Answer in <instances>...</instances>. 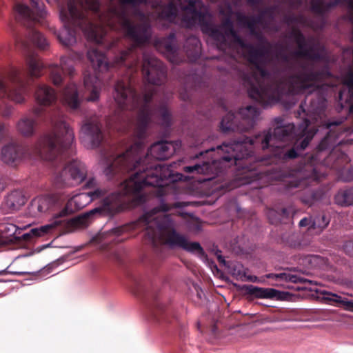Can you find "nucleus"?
<instances>
[{
  "mask_svg": "<svg viewBox=\"0 0 353 353\" xmlns=\"http://www.w3.org/2000/svg\"><path fill=\"white\" fill-rule=\"evenodd\" d=\"M155 42H156V45H157V43H158V40H157V38H156Z\"/></svg>",
  "mask_w": 353,
  "mask_h": 353,
  "instance_id": "nucleus-61",
  "label": "nucleus"
},
{
  "mask_svg": "<svg viewBox=\"0 0 353 353\" xmlns=\"http://www.w3.org/2000/svg\"><path fill=\"white\" fill-rule=\"evenodd\" d=\"M248 292L258 299H273L277 296L279 291L273 288H263L254 285L247 288Z\"/></svg>",
  "mask_w": 353,
  "mask_h": 353,
  "instance_id": "nucleus-29",
  "label": "nucleus"
},
{
  "mask_svg": "<svg viewBox=\"0 0 353 353\" xmlns=\"http://www.w3.org/2000/svg\"><path fill=\"white\" fill-rule=\"evenodd\" d=\"M158 122L165 128L171 125V114L168 110L163 107L158 110L156 108V123Z\"/></svg>",
  "mask_w": 353,
  "mask_h": 353,
  "instance_id": "nucleus-34",
  "label": "nucleus"
},
{
  "mask_svg": "<svg viewBox=\"0 0 353 353\" xmlns=\"http://www.w3.org/2000/svg\"><path fill=\"white\" fill-rule=\"evenodd\" d=\"M154 95V92H145L143 96L137 92H115L114 99L121 109H139L134 130V135L138 140L125 152L110 162L104 170L108 179H119L125 173L134 171L121 184L120 190L105 196L101 201L98 207L70 220L59 216V212L54 213L52 223L31 229L29 233L23 234L24 240H29L32 235L37 237L43 236L62 225L80 228H87L95 216H112L123 212L128 207L127 196L131 198L132 207L148 202L150 196L143 192L145 188L154 187V164L152 162H148L150 159L149 152H152L154 143H151L148 152L143 159L140 155L144 149L143 139L146 137L151 116L150 103Z\"/></svg>",
  "mask_w": 353,
  "mask_h": 353,
  "instance_id": "nucleus-2",
  "label": "nucleus"
},
{
  "mask_svg": "<svg viewBox=\"0 0 353 353\" xmlns=\"http://www.w3.org/2000/svg\"><path fill=\"white\" fill-rule=\"evenodd\" d=\"M343 132H348L349 134H351V133H352L353 130H351V129H350V128H348V129L343 128Z\"/></svg>",
  "mask_w": 353,
  "mask_h": 353,
  "instance_id": "nucleus-56",
  "label": "nucleus"
},
{
  "mask_svg": "<svg viewBox=\"0 0 353 353\" xmlns=\"http://www.w3.org/2000/svg\"><path fill=\"white\" fill-rule=\"evenodd\" d=\"M32 9L26 4L17 2L13 8L16 21L28 29L29 40L37 48L45 50L48 46L46 39L35 28L45 17L44 4L41 0H30Z\"/></svg>",
  "mask_w": 353,
  "mask_h": 353,
  "instance_id": "nucleus-8",
  "label": "nucleus"
},
{
  "mask_svg": "<svg viewBox=\"0 0 353 353\" xmlns=\"http://www.w3.org/2000/svg\"><path fill=\"white\" fill-rule=\"evenodd\" d=\"M26 203V198L20 190H14L9 193L5 198L2 204V208L7 212H12L18 210Z\"/></svg>",
  "mask_w": 353,
  "mask_h": 353,
  "instance_id": "nucleus-23",
  "label": "nucleus"
},
{
  "mask_svg": "<svg viewBox=\"0 0 353 353\" xmlns=\"http://www.w3.org/2000/svg\"><path fill=\"white\" fill-rule=\"evenodd\" d=\"M296 213L295 208L293 206H289L279 210L274 209H268L267 211V216L272 224H277L279 222H285V219L293 217Z\"/></svg>",
  "mask_w": 353,
  "mask_h": 353,
  "instance_id": "nucleus-26",
  "label": "nucleus"
},
{
  "mask_svg": "<svg viewBox=\"0 0 353 353\" xmlns=\"http://www.w3.org/2000/svg\"><path fill=\"white\" fill-rule=\"evenodd\" d=\"M71 60L66 57H61L60 65H53L50 69V78L54 85L59 86L63 80V74H68L72 77L74 70L72 65L69 64Z\"/></svg>",
  "mask_w": 353,
  "mask_h": 353,
  "instance_id": "nucleus-18",
  "label": "nucleus"
},
{
  "mask_svg": "<svg viewBox=\"0 0 353 353\" xmlns=\"http://www.w3.org/2000/svg\"><path fill=\"white\" fill-rule=\"evenodd\" d=\"M343 251L349 256H353V241H345L343 245Z\"/></svg>",
  "mask_w": 353,
  "mask_h": 353,
  "instance_id": "nucleus-41",
  "label": "nucleus"
},
{
  "mask_svg": "<svg viewBox=\"0 0 353 353\" xmlns=\"http://www.w3.org/2000/svg\"><path fill=\"white\" fill-rule=\"evenodd\" d=\"M236 16V20L240 25L248 28L250 30L251 34H254L256 25V21H254L255 19H252V17H248L241 12H237Z\"/></svg>",
  "mask_w": 353,
  "mask_h": 353,
  "instance_id": "nucleus-36",
  "label": "nucleus"
},
{
  "mask_svg": "<svg viewBox=\"0 0 353 353\" xmlns=\"http://www.w3.org/2000/svg\"><path fill=\"white\" fill-rule=\"evenodd\" d=\"M260 39L265 46L259 48L265 52L267 63L263 68L268 78H263L254 65L250 76L245 79L249 97L264 108L278 102L285 94H299L314 90H327L334 85L328 82L332 74L327 66L316 69L312 63L296 61L289 62L288 56L279 52L278 56L287 63L285 74L281 77L277 71H269L266 67L270 63L269 58L270 43L263 38Z\"/></svg>",
  "mask_w": 353,
  "mask_h": 353,
  "instance_id": "nucleus-4",
  "label": "nucleus"
},
{
  "mask_svg": "<svg viewBox=\"0 0 353 353\" xmlns=\"http://www.w3.org/2000/svg\"><path fill=\"white\" fill-rule=\"evenodd\" d=\"M194 288L196 292L197 296L199 299H202L203 296H205L202 290L199 288L198 285L194 284Z\"/></svg>",
  "mask_w": 353,
  "mask_h": 353,
  "instance_id": "nucleus-48",
  "label": "nucleus"
},
{
  "mask_svg": "<svg viewBox=\"0 0 353 353\" xmlns=\"http://www.w3.org/2000/svg\"><path fill=\"white\" fill-rule=\"evenodd\" d=\"M18 228L16 225L6 222L4 220H0V234L6 238H10L14 236Z\"/></svg>",
  "mask_w": 353,
  "mask_h": 353,
  "instance_id": "nucleus-37",
  "label": "nucleus"
},
{
  "mask_svg": "<svg viewBox=\"0 0 353 353\" xmlns=\"http://www.w3.org/2000/svg\"><path fill=\"white\" fill-rule=\"evenodd\" d=\"M155 168H156V171H157L159 168H161V165L156 163Z\"/></svg>",
  "mask_w": 353,
  "mask_h": 353,
  "instance_id": "nucleus-58",
  "label": "nucleus"
},
{
  "mask_svg": "<svg viewBox=\"0 0 353 353\" xmlns=\"http://www.w3.org/2000/svg\"><path fill=\"white\" fill-rule=\"evenodd\" d=\"M26 154V150L22 145L10 143L1 148L0 159L4 163L16 167L22 161Z\"/></svg>",
  "mask_w": 353,
  "mask_h": 353,
  "instance_id": "nucleus-17",
  "label": "nucleus"
},
{
  "mask_svg": "<svg viewBox=\"0 0 353 353\" xmlns=\"http://www.w3.org/2000/svg\"><path fill=\"white\" fill-rule=\"evenodd\" d=\"M311 8L314 12L318 14H323L325 12H327L325 1L324 0H312Z\"/></svg>",
  "mask_w": 353,
  "mask_h": 353,
  "instance_id": "nucleus-38",
  "label": "nucleus"
},
{
  "mask_svg": "<svg viewBox=\"0 0 353 353\" xmlns=\"http://www.w3.org/2000/svg\"><path fill=\"white\" fill-rule=\"evenodd\" d=\"M131 289L144 304L148 314L153 316V283L152 277L142 276L139 278H132Z\"/></svg>",
  "mask_w": 353,
  "mask_h": 353,
  "instance_id": "nucleus-15",
  "label": "nucleus"
},
{
  "mask_svg": "<svg viewBox=\"0 0 353 353\" xmlns=\"http://www.w3.org/2000/svg\"><path fill=\"white\" fill-rule=\"evenodd\" d=\"M36 119L29 117H22L17 123L16 128L17 132L24 137H32L36 132L37 128Z\"/></svg>",
  "mask_w": 353,
  "mask_h": 353,
  "instance_id": "nucleus-25",
  "label": "nucleus"
},
{
  "mask_svg": "<svg viewBox=\"0 0 353 353\" xmlns=\"http://www.w3.org/2000/svg\"><path fill=\"white\" fill-rule=\"evenodd\" d=\"M166 50L168 52H169L172 56V57L170 58V61L173 63H178L179 60L176 58H175V56L176 54V46L172 43L168 44L166 46Z\"/></svg>",
  "mask_w": 353,
  "mask_h": 353,
  "instance_id": "nucleus-40",
  "label": "nucleus"
},
{
  "mask_svg": "<svg viewBox=\"0 0 353 353\" xmlns=\"http://www.w3.org/2000/svg\"><path fill=\"white\" fill-rule=\"evenodd\" d=\"M299 225L301 227L309 226V229H312V228H311L312 219H307V218H303L299 221Z\"/></svg>",
  "mask_w": 353,
  "mask_h": 353,
  "instance_id": "nucleus-44",
  "label": "nucleus"
},
{
  "mask_svg": "<svg viewBox=\"0 0 353 353\" xmlns=\"http://www.w3.org/2000/svg\"><path fill=\"white\" fill-rule=\"evenodd\" d=\"M305 101L299 109L307 117L298 126L292 123L283 124L281 118L274 121L279 125L274 129L263 130L254 138L244 137L241 140L225 142L216 148H211L199 152L195 158L203 155H217L202 163L185 166L186 173L215 174L232 173L236 186L251 185L252 189H261L273 181H280L282 191L287 194H299L301 201L312 205L323 199L322 190L311 187L324 174L320 167L330 161V121L327 123L330 130L320 141L314 154L305 156L296 168L284 170L288 162L296 159L304 150L316 133L310 127L311 120H317L323 113L326 100L322 95L313 96L305 109Z\"/></svg>",
  "mask_w": 353,
  "mask_h": 353,
  "instance_id": "nucleus-1",
  "label": "nucleus"
},
{
  "mask_svg": "<svg viewBox=\"0 0 353 353\" xmlns=\"http://www.w3.org/2000/svg\"><path fill=\"white\" fill-rule=\"evenodd\" d=\"M187 55L192 61L196 60L201 53V43L196 37H190L185 42Z\"/></svg>",
  "mask_w": 353,
  "mask_h": 353,
  "instance_id": "nucleus-32",
  "label": "nucleus"
},
{
  "mask_svg": "<svg viewBox=\"0 0 353 353\" xmlns=\"http://www.w3.org/2000/svg\"><path fill=\"white\" fill-rule=\"evenodd\" d=\"M35 99L39 106L33 108V113L37 119L43 118L53 124L52 132L41 135L34 146L37 155L41 159L51 161L54 166L63 163L73 154L72 143L74 139L73 130L59 114L50 113L48 108L57 100L54 89L46 85H40L35 92Z\"/></svg>",
  "mask_w": 353,
  "mask_h": 353,
  "instance_id": "nucleus-6",
  "label": "nucleus"
},
{
  "mask_svg": "<svg viewBox=\"0 0 353 353\" xmlns=\"http://www.w3.org/2000/svg\"><path fill=\"white\" fill-rule=\"evenodd\" d=\"M330 222V216L325 214H320L312 219V229H317L319 232L323 231L327 227Z\"/></svg>",
  "mask_w": 353,
  "mask_h": 353,
  "instance_id": "nucleus-35",
  "label": "nucleus"
},
{
  "mask_svg": "<svg viewBox=\"0 0 353 353\" xmlns=\"http://www.w3.org/2000/svg\"><path fill=\"white\" fill-rule=\"evenodd\" d=\"M133 15L139 19V22L133 21L124 9L112 7L102 11L99 0H69L68 8L60 10L63 29L57 39L63 46L70 47L77 42V36L81 32L88 40L100 44L103 41L107 28H119L132 42L131 47L121 51L112 63L111 66L119 67L125 65L134 49L145 45L150 37V26L144 13L135 9Z\"/></svg>",
  "mask_w": 353,
  "mask_h": 353,
  "instance_id": "nucleus-3",
  "label": "nucleus"
},
{
  "mask_svg": "<svg viewBox=\"0 0 353 353\" xmlns=\"http://www.w3.org/2000/svg\"><path fill=\"white\" fill-rule=\"evenodd\" d=\"M59 206L57 198L52 195L38 196L30 203V210L39 213L54 212Z\"/></svg>",
  "mask_w": 353,
  "mask_h": 353,
  "instance_id": "nucleus-19",
  "label": "nucleus"
},
{
  "mask_svg": "<svg viewBox=\"0 0 353 353\" xmlns=\"http://www.w3.org/2000/svg\"><path fill=\"white\" fill-rule=\"evenodd\" d=\"M288 244L290 247H294V248L302 246V244L300 242H296V241L288 242Z\"/></svg>",
  "mask_w": 353,
  "mask_h": 353,
  "instance_id": "nucleus-52",
  "label": "nucleus"
},
{
  "mask_svg": "<svg viewBox=\"0 0 353 353\" xmlns=\"http://www.w3.org/2000/svg\"><path fill=\"white\" fill-rule=\"evenodd\" d=\"M342 81L343 85L347 87L348 92L345 99L344 98V92L342 90L339 92V101L341 103L345 101L346 105L349 107L350 111L353 112V70H350L344 74L342 76Z\"/></svg>",
  "mask_w": 353,
  "mask_h": 353,
  "instance_id": "nucleus-24",
  "label": "nucleus"
},
{
  "mask_svg": "<svg viewBox=\"0 0 353 353\" xmlns=\"http://www.w3.org/2000/svg\"><path fill=\"white\" fill-rule=\"evenodd\" d=\"M285 21L289 25L292 24L296 21V18L294 15H290L285 18Z\"/></svg>",
  "mask_w": 353,
  "mask_h": 353,
  "instance_id": "nucleus-51",
  "label": "nucleus"
},
{
  "mask_svg": "<svg viewBox=\"0 0 353 353\" xmlns=\"http://www.w3.org/2000/svg\"><path fill=\"white\" fill-rule=\"evenodd\" d=\"M88 175V168L78 159L69 161L57 176L56 183L61 187L76 186L83 183Z\"/></svg>",
  "mask_w": 353,
  "mask_h": 353,
  "instance_id": "nucleus-13",
  "label": "nucleus"
},
{
  "mask_svg": "<svg viewBox=\"0 0 353 353\" xmlns=\"http://www.w3.org/2000/svg\"><path fill=\"white\" fill-rule=\"evenodd\" d=\"M291 37L294 39L298 46V50L293 52L297 57L306 58L311 61H323L325 59V48L322 46L319 52H312V49H305V38L303 34L299 30L291 32Z\"/></svg>",
  "mask_w": 353,
  "mask_h": 353,
  "instance_id": "nucleus-16",
  "label": "nucleus"
},
{
  "mask_svg": "<svg viewBox=\"0 0 353 353\" xmlns=\"http://www.w3.org/2000/svg\"><path fill=\"white\" fill-rule=\"evenodd\" d=\"M298 114H299V116H301V112H300V111H299V112H298Z\"/></svg>",
  "mask_w": 353,
  "mask_h": 353,
  "instance_id": "nucleus-63",
  "label": "nucleus"
},
{
  "mask_svg": "<svg viewBox=\"0 0 353 353\" xmlns=\"http://www.w3.org/2000/svg\"><path fill=\"white\" fill-rule=\"evenodd\" d=\"M248 280L250 281H252V282H256L257 281V277L255 276H250L248 277Z\"/></svg>",
  "mask_w": 353,
  "mask_h": 353,
  "instance_id": "nucleus-55",
  "label": "nucleus"
},
{
  "mask_svg": "<svg viewBox=\"0 0 353 353\" xmlns=\"http://www.w3.org/2000/svg\"><path fill=\"white\" fill-rule=\"evenodd\" d=\"M233 274L236 276V279L241 281H243L244 277L245 276V273L241 272L240 270H238L236 272V270H234Z\"/></svg>",
  "mask_w": 353,
  "mask_h": 353,
  "instance_id": "nucleus-50",
  "label": "nucleus"
},
{
  "mask_svg": "<svg viewBox=\"0 0 353 353\" xmlns=\"http://www.w3.org/2000/svg\"><path fill=\"white\" fill-rule=\"evenodd\" d=\"M87 57L95 72L94 83L92 82V77L90 75L84 77V85L86 88L92 87V90L87 100L88 101H96L99 98V91L96 85L102 81L100 73L108 70L110 63L108 61L106 56L98 48H91L87 52Z\"/></svg>",
  "mask_w": 353,
  "mask_h": 353,
  "instance_id": "nucleus-11",
  "label": "nucleus"
},
{
  "mask_svg": "<svg viewBox=\"0 0 353 353\" xmlns=\"http://www.w3.org/2000/svg\"><path fill=\"white\" fill-rule=\"evenodd\" d=\"M276 321H279L278 319H272V320L269 321V322H276Z\"/></svg>",
  "mask_w": 353,
  "mask_h": 353,
  "instance_id": "nucleus-59",
  "label": "nucleus"
},
{
  "mask_svg": "<svg viewBox=\"0 0 353 353\" xmlns=\"http://www.w3.org/2000/svg\"><path fill=\"white\" fill-rule=\"evenodd\" d=\"M63 96L64 103L71 111H77L80 108L83 99L79 96L75 83H68L63 90Z\"/></svg>",
  "mask_w": 353,
  "mask_h": 353,
  "instance_id": "nucleus-22",
  "label": "nucleus"
},
{
  "mask_svg": "<svg viewBox=\"0 0 353 353\" xmlns=\"http://www.w3.org/2000/svg\"><path fill=\"white\" fill-rule=\"evenodd\" d=\"M174 152V147L170 142L156 141V160H165Z\"/></svg>",
  "mask_w": 353,
  "mask_h": 353,
  "instance_id": "nucleus-30",
  "label": "nucleus"
},
{
  "mask_svg": "<svg viewBox=\"0 0 353 353\" xmlns=\"http://www.w3.org/2000/svg\"><path fill=\"white\" fill-rule=\"evenodd\" d=\"M259 114L260 111L252 105L240 108L239 115L241 121L239 124H237L236 116L234 113L229 112L223 117L221 121V128L224 132L229 131H248L254 126Z\"/></svg>",
  "mask_w": 353,
  "mask_h": 353,
  "instance_id": "nucleus-12",
  "label": "nucleus"
},
{
  "mask_svg": "<svg viewBox=\"0 0 353 353\" xmlns=\"http://www.w3.org/2000/svg\"><path fill=\"white\" fill-rule=\"evenodd\" d=\"M6 135V129L3 123H0V142L4 139Z\"/></svg>",
  "mask_w": 353,
  "mask_h": 353,
  "instance_id": "nucleus-47",
  "label": "nucleus"
},
{
  "mask_svg": "<svg viewBox=\"0 0 353 353\" xmlns=\"http://www.w3.org/2000/svg\"><path fill=\"white\" fill-rule=\"evenodd\" d=\"M334 202L342 207L353 205V187L341 189L334 196Z\"/></svg>",
  "mask_w": 353,
  "mask_h": 353,
  "instance_id": "nucleus-28",
  "label": "nucleus"
},
{
  "mask_svg": "<svg viewBox=\"0 0 353 353\" xmlns=\"http://www.w3.org/2000/svg\"><path fill=\"white\" fill-rule=\"evenodd\" d=\"M157 230L161 231L165 244L169 247L182 249L200 258L205 256L204 250L199 243L190 241L186 236L175 230L170 215H165L162 219L156 216V239L159 234Z\"/></svg>",
  "mask_w": 353,
  "mask_h": 353,
  "instance_id": "nucleus-9",
  "label": "nucleus"
},
{
  "mask_svg": "<svg viewBox=\"0 0 353 353\" xmlns=\"http://www.w3.org/2000/svg\"><path fill=\"white\" fill-rule=\"evenodd\" d=\"M267 278L275 280H281L292 283H303L306 280L302 276L292 273L283 272L280 274H268Z\"/></svg>",
  "mask_w": 353,
  "mask_h": 353,
  "instance_id": "nucleus-33",
  "label": "nucleus"
},
{
  "mask_svg": "<svg viewBox=\"0 0 353 353\" xmlns=\"http://www.w3.org/2000/svg\"><path fill=\"white\" fill-rule=\"evenodd\" d=\"M340 1L341 0H333L327 3L325 2L326 11L340 6Z\"/></svg>",
  "mask_w": 353,
  "mask_h": 353,
  "instance_id": "nucleus-43",
  "label": "nucleus"
},
{
  "mask_svg": "<svg viewBox=\"0 0 353 353\" xmlns=\"http://www.w3.org/2000/svg\"><path fill=\"white\" fill-rule=\"evenodd\" d=\"M85 188L88 189H92L90 191L87 192L89 198H90V202L104 196L108 192V190L105 188H102L98 186L97 182L94 178H90L85 183Z\"/></svg>",
  "mask_w": 353,
  "mask_h": 353,
  "instance_id": "nucleus-31",
  "label": "nucleus"
},
{
  "mask_svg": "<svg viewBox=\"0 0 353 353\" xmlns=\"http://www.w3.org/2000/svg\"><path fill=\"white\" fill-rule=\"evenodd\" d=\"M141 229L143 232L142 244L145 249L152 252L154 250V208L145 212L130 225H123L111 230L110 233L116 236L123 234L130 229Z\"/></svg>",
  "mask_w": 353,
  "mask_h": 353,
  "instance_id": "nucleus-10",
  "label": "nucleus"
},
{
  "mask_svg": "<svg viewBox=\"0 0 353 353\" xmlns=\"http://www.w3.org/2000/svg\"><path fill=\"white\" fill-rule=\"evenodd\" d=\"M181 14V24L188 28L199 26L201 31L217 42L219 48L227 46V38L232 37L234 43L245 50V58L254 65L263 77L268 78L263 66L267 63L265 52H261L253 45L244 41L236 33L230 17H226L219 26L212 23V14L208 7L201 0H169L161 11V17L167 21L176 23L178 14Z\"/></svg>",
  "mask_w": 353,
  "mask_h": 353,
  "instance_id": "nucleus-5",
  "label": "nucleus"
},
{
  "mask_svg": "<svg viewBox=\"0 0 353 353\" xmlns=\"http://www.w3.org/2000/svg\"><path fill=\"white\" fill-rule=\"evenodd\" d=\"M21 46L26 53V70L12 66L0 73V99L9 100L16 103L25 102L28 85L23 80L25 75L38 78L42 75L43 64L28 41H21Z\"/></svg>",
  "mask_w": 353,
  "mask_h": 353,
  "instance_id": "nucleus-7",
  "label": "nucleus"
},
{
  "mask_svg": "<svg viewBox=\"0 0 353 353\" xmlns=\"http://www.w3.org/2000/svg\"><path fill=\"white\" fill-rule=\"evenodd\" d=\"M81 131L89 137L92 148L101 145L103 141L101 126L96 119H86L81 126Z\"/></svg>",
  "mask_w": 353,
  "mask_h": 353,
  "instance_id": "nucleus-20",
  "label": "nucleus"
},
{
  "mask_svg": "<svg viewBox=\"0 0 353 353\" xmlns=\"http://www.w3.org/2000/svg\"><path fill=\"white\" fill-rule=\"evenodd\" d=\"M90 203V198H89L87 192L77 194L68 199L65 206L59 211V216L66 219L68 214L83 208Z\"/></svg>",
  "mask_w": 353,
  "mask_h": 353,
  "instance_id": "nucleus-21",
  "label": "nucleus"
},
{
  "mask_svg": "<svg viewBox=\"0 0 353 353\" xmlns=\"http://www.w3.org/2000/svg\"><path fill=\"white\" fill-rule=\"evenodd\" d=\"M155 308H156V310H157V303H156Z\"/></svg>",
  "mask_w": 353,
  "mask_h": 353,
  "instance_id": "nucleus-64",
  "label": "nucleus"
},
{
  "mask_svg": "<svg viewBox=\"0 0 353 353\" xmlns=\"http://www.w3.org/2000/svg\"><path fill=\"white\" fill-rule=\"evenodd\" d=\"M155 8H156V10H157V2H156Z\"/></svg>",
  "mask_w": 353,
  "mask_h": 353,
  "instance_id": "nucleus-62",
  "label": "nucleus"
},
{
  "mask_svg": "<svg viewBox=\"0 0 353 353\" xmlns=\"http://www.w3.org/2000/svg\"><path fill=\"white\" fill-rule=\"evenodd\" d=\"M348 161V157L347 156L344 154V153H341V157H340V159H337L335 164L332 165L333 168H336L339 164H340V162H347Z\"/></svg>",
  "mask_w": 353,
  "mask_h": 353,
  "instance_id": "nucleus-45",
  "label": "nucleus"
},
{
  "mask_svg": "<svg viewBox=\"0 0 353 353\" xmlns=\"http://www.w3.org/2000/svg\"><path fill=\"white\" fill-rule=\"evenodd\" d=\"M13 108L11 105H6L1 111V115L3 117L8 118L10 117L12 113Z\"/></svg>",
  "mask_w": 353,
  "mask_h": 353,
  "instance_id": "nucleus-42",
  "label": "nucleus"
},
{
  "mask_svg": "<svg viewBox=\"0 0 353 353\" xmlns=\"http://www.w3.org/2000/svg\"><path fill=\"white\" fill-rule=\"evenodd\" d=\"M321 295L322 296L321 297L323 299L327 301L330 304H341L346 310L353 312V301H349L346 298H343L336 294L325 290L322 291L321 292Z\"/></svg>",
  "mask_w": 353,
  "mask_h": 353,
  "instance_id": "nucleus-27",
  "label": "nucleus"
},
{
  "mask_svg": "<svg viewBox=\"0 0 353 353\" xmlns=\"http://www.w3.org/2000/svg\"><path fill=\"white\" fill-rule=\"evenodd\" d=\"M7 185L6 177L0 173V192L5 190Z\"/></svg>",
  "mask_w": 353,
  "mask_h": 353,
  "instance_id": "nucleus-46",
  "label": "nucleus"
},
{
  "mask_svg": "<svg viewBox=\"0 0 353 353\" xmlns=\"http://www.w3.org/2000/svg\"><path fill=\"white\" fill-rule=\"evenodd\" d=\"M261 0H247L248 3L252 6L256 5L259 3Z\"/></svg>",
  "mask_w": 353,
  "mask_h": 353,
  "instance_id": "nucleus-53",
  "label": "nucleus"
},
{
  "mask_svg": "<svg viewBox=\"0 0 353 353\" xmlns=\"http://www.w3.org/2000/svg\"><path fill=\"white\" fill-rule=\"evenodd\" d=\"M155 67H156V85H157L161 83V82H159V80L157 79V75H158L159 72L161 74V77L163 79H165V76H166V72H165V70L163 68L161 62L159 61L157 59H156Z\"/></svg>",
  "mask_w": 353,
  "mask_h": 353,
  "instance_id": "nucleus-39",
  "label": "nucleus"
},
{
  "mask_svg": "<svg viewBox=\"0 0 353 353\" xmlns=\"http://www.w3.org/2000/svg\"><path fill=\"white\" fill-rule=\"evenodd\" d=\"M291 238H292V239H298V235L293 234V235H292Z\"/></svg>",
  "mask_w": 353,
  "mask_h": 353,
  "instance_id": "nucleus-57",
  "label": "nucleus"
},
{
  "mask_svg": "<svg viewBox=\"0 0 353 353\" xmlns=\"http://www.w3.org/2000/svg\"><path fill=\"white\" fill-rule=\"evenodd\" d=\"M334 257L325 258L319 255H308L303 259V263L308 268L321 269L330 272L328 279L336 284L345 285L346 280L343 277L341 271L333 265Z\"/></svg>",
  "mask_w": 353,
  "mask_h": 353,
  "instance_id": "nucleus-14",
  "label": "nucleus"
},
{
  "mask_svg": "<svg viewBox=\"0 0 353 353\" xmlns=\"http://www.w3.org/2000/svg\"><path fill=\"white\" fill-rule=\"evenodd\" d=\"M252 19H255L254 21H256V23L258 24V23H260L261 21V19H262V16L261 15H259V16H252Z\"/></svg>",
  "mask_w": 353,
  "mask_h": 353,
  "instance_id": "nucleus-54",
  "label": "nucleus"
},
{
  "mask_svg": "<svg viewBox=\"0 0 353 353\" xmlns=\"http://www.w3.org/2000/svg\"><path fill=\"white\" fill-rule=\"evenodd\" d=\"M170 37H171L172 39H174V34H170Z\"/></svg>",
  "mask_w": 353,
  "mask_h": 353,
  "instance_id": "nucleus-60",
  "label": "nucleus"
},
{
  "mask_svg": "<svg viewBox=\"0 0 353 353\" xmlns=\"http://www.w3.org/2000/svg\"><path fill=\"white\" fill-rule=\"evenodd\" d=\"M347 174L348 175L345 177H343V180L345 181H350L353 180V167L347 170Z\"/></svg>",
  "mask_w": 353,
  "mask_h": 353,
  "instance_id": "nucleus-49",
  "label": "nucleus"
}]
</instances>
